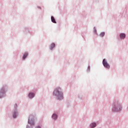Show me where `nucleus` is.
Masks as SVG:
<instances>
[{
    "instance_id": "obj_1",
    "label": "nucleus",
    "mask_w": 128,
    "mask_h": 128,
    "mask_svg": "<svg viewBox=\"0 0 128 128\" xmlns=\"http://www.w3.org/2000/svg\"><path fill=\"white\" fill-rule=\"evenodd\" d=\"M53 96H58V98L62 100V92L60 91V88H56L53 92Z\"/></svg>"
},
{
    "instance_id": "obj_2",
    "label": "nucleus",
    "mask_w": 128,
    "mask_h": 128,
    "mask_svg": "<svg viewBox=\"0 0 128 128\" xmlns=\"http://www.w3.org/2000/svg\"><path fill=\"white\" fill-rule=\"evenodd\" d=\"M102 64L104 68H110V66L108 64V62L106 60V59H104L102 61Z\"/></svg>"
},
{
    "instance_id": "obj_3",
    "label": "nucleus",
    "mask_w": 128,
    "mask_h": 128,
    "mask_svg": "<svg viewBox=\"0 0 128 128\" xmlns=\"http://www.w3.org/2000/svg\"><path fill=\"white\" fill-rule=\"evenodd\" d=\"M28 122V124H31V126H34V120H30L29 119Z\"/></svg>"
},
{
    "instance_id": "obj_4",
    "label": "nucleus",
    "mask_w": 128,
    "mask_h": 128,
    "mask_svg": "<svg viewBox=\"0 0 128 128\" xmlns=\"http://www.w3.org/2000/svg\"><path fill=\"white\" fill-rule=\"evenodd\" d=\"M120 38H126V34H120Z\"/></svg>"
},
{
    "instance_id": "obj_5",
    "label": "nucleus",
    "mask_w": 128,
    "mask_h": 128,
    "mask_svg": "<svg viewBox=\"0 0 128 128\" xmlns=\"http://www.w3.org/2000/svg\"><path fill=\"white\" fill-rule=\"evenodd\" d=\"M30 98H32L34 96V93H30L28 94Z\"/></svg>"
},
{
    "instance_id": "obj_6",
    "label": "nucleus",
    "mask_w": 128,
    "mask_h": 128,
    "mask_svg": "<svg viewBox=\"0 0 128 128\" xmlns=\"http://www.w3.org/2000/svg\"><path fill=\"white\" fill-rule=\"evenodd\" d=\"M51 20L52 22H54V24H56V19H54V16H51Z\"/></svg>"
},
{
    "instance_id": "obj_7",
    "label": "nucleus",
    "mask_w": 128,
    "mask_h": 128,
    "mask_svg": "<svg viewBox=\"0 0 128 128\" xmlns=\"http://www.w3.org/2000/svg\"><path fill=\"white\" fill-rule=\"evenodd\" d=\"M90 128H96V124L94 122H93L90 124Z\"/></svg>"
},
{
    "instance_id": "obj_8",
    "label": "nucleus",
    "mask_w": 128,
    "mask_h": 128,
    "mask_svg": "<svg viewBox=\"0 0 128 128\" xmlns=\"http://www.w3.org/2000/svg\"><path fill=\"white\" fill-rule=\"evenodd\" d=\"M54 46H56V44H54V43L52 44L50 46V49L52 50Z\"/></svg>"
},
{
    "instance_id": "obj_9",
    "label": "nucleus",
    "mask_w": 128,
    "mask_h": 128,
    "mask_svg": "<svg viewBox=\"0 0 128 128\" xmlns=\"http://www.w3.org/2000/svg\"><path fill=\"white\" fill-rule=\"evenodd\" d=\"M52 118H54V120H56V118H58V116H56V114H54L52 116Z\"/></svg>"
},
{
    "instance_id": "obj_10",
    "label": "nucleus",
    "mask_w": 128,
    "mask_h": 128,
    "mask_svg": "<svg viewBox=\"0 0 128 128\" xmlns=\"http://www.w3.org/2000/svg\"><path fill=\"white\" fill-rule=\"evenodd\" d=\"M26 56H28V53H25L22 58L23 60H25Z\"/></svg>"
},
{
    "instance_id": "obj_11",
    "label": "nucleus",
    "mask_w": 128,
    "mask_h": 128,
    "mask_svg": "<svg viewBox=\"0 0 128 128\" xmlns=\"http://www.w3.org/2000/svg\"><path fill=\"white\" fill-rule=\"evenodd\" d=\"M13 118H16V112H14L13 113Z\"/></svg>"
},
{
    "instance_id": "obj_12",
    "label": "nucleus",
    "mask_w": 128,
    "mask_h": 128,
    "mask_svg": "<svg viewBox=\"0 0 128 128\" xmlns=\"http://www.w3.org/2000/svg\"><path fill=\"white\" fill-rule=\"evenodd\" d=\"M104 36V32H102L100 34V36H101V38H102V36Z\"/></svg>"
},
{
    "instance_id": "obj_13",
    "label": "nucleus",
    "mask_w": 128,
    "mask_h": 128,
    "mask_svg": "<svg viewBox=\"0 0 128 128\" xmlns=\"http://www.w3.org/2000/svg\"><path fill=\"white\" fill-rule=\"evenodd\" d=\"M36 128H40V126H37L36 127Z\"/></svg>"
},
{
    "instance_id": "obj_14",
    "label": "nucleus",
    "mask_w": 128,
    "mask_h": 128,
    "mask_svg": "<svg viewBox=\"0 0 128 128\" xmlns=\"http://www.w3.org/2000/svg\"><path fill=\"white\" fill-rule=\"evenodd\" d=\"M15 106H16V108H18V104H16Z\"/></svg>"
},
{
    "instance_id": "obj_15",
    "label": "nucleus",
    "mask_w": 128,
    "mask_h": 128,
    "mask_svg": "<svg viewBox=\"0 0 128 128\" xmlns=\"http://www.w3.org/2000/svg\"><path fill=\"white\" fill-rule=\"evenodd\" d=\"M118 110H120V109L119 110H117V112H118Z\"/></svg>"
},
{
    "instance_id": "obj_16",
    "label": "nucleus",
    "mask_w": 128,
    "mask_h": 128,
    "mask_svg": "<svg viewBox=\"0 0 128 128\" xmlns=\"http://www.w3.org/2000/svg\"><path fill=\"white\" fill-rule=\"evenodd\" d=\"M0 98H1V97L0 96Z\"/></svg>"
}]
</instances>
